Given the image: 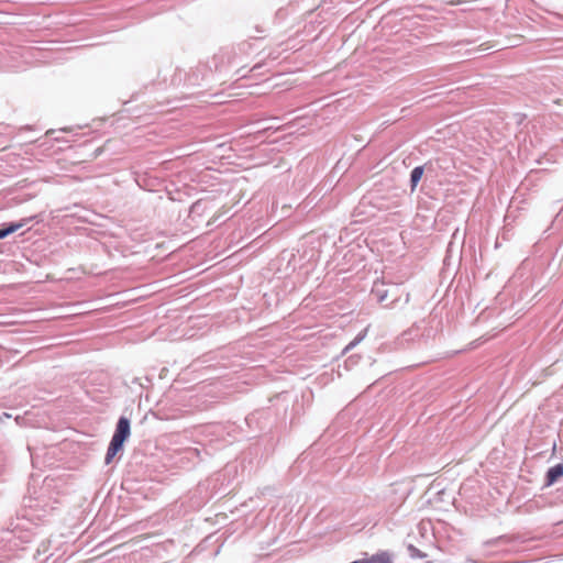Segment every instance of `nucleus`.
Wrapping results in <instances>:
<instances>
[{
    "label": "nucleus",
    "mask_w": 563,
    "mask_h": 563,
    "mask_svg": "<svg viewBox=\"0 0 563 563\" xmlns=\"http://www.w3.org/2000/svg\"><path fill=\"white\" fill-rule=\"evenodd\" d=\"M130 437V421L121 417L118 421L115 432L106 454V464H110L119 451L122 450L124 441Z\"/></svg>",
    "instance_id": "f257e3e1"
},
{
    "label": "nucleus",
    "mask_w": 563,
    "mask_h": 563,
    "mask_svg": "<svg viewBox=\"0 0 563 563\" xmlns=\"http://www.w3.org/2000/svg\"><path fill=\"white\" fill-rule=\"evenodd\" d=\"M563 476V465L558 464L551 467L547 473V485L554 484L560 477Z\"/></svg>",
    "instance_id": "f03ea898"
},
{
    "label": "nucleus",
    "mask_w": 563,
    "mask_h": 563,
    "mask_svg": "<svg viewBox=\"0 0 563 563\" xmlns=\"http://www.w3.org/2000/svg\"><path fill=\"white\" fill-rule=\"evenodd\" d=\"M422 175H423L422 166H417L411 170V175H410L411 190L416 189L418 183L422 178Z\"/></svg>",
    "instance_id": "7ed1b4c3"
},
{
    "label": "nucleus",
    "mask_w": 563,
    "mask_h": 563,
    "mask_svg": "<svg viewBox=\"0 0 563 563\" xmlns=\"http://www.w3.org/2000/svg\"><path fill=\"white\" fill-rule=\"evenodd\" d=\"M24 225L23 222L20 223H11L9 227L0 229V240L7 238L9 234L16 232Z\"/></svg>",
    "instance_id": "20e7f679"
},
{
    "label": "nucleus",
    "mask_w": 563,
    "mask_h": 563,
    "mask_svg": "<svg viewBox=\"0 0 563 563\" xmlns=\"http://www.w3.org/2000/svg\"><path fill=\"white\" fill-rule=\"evenodd\" d=\"M154 536H156V533H144V534H140V536H137V537H135V538L131 539V540L129 541V543H139V542H141V541H143V540H146V539H150V538H152V537H154Z\"/></svg>",
    "instance_id": "39448f33"
},
{
    "label": "nucleus",
    "mask_w": 563,
    "mask_h": 563,
    "mask_svg": "<svg viewBox=\"0 0 563 563\" xmlns=\"http://www.w3.org/2000/svg\"><path fill=\"white\" fill-rule=\"evenodd\" d=\"M365 333L358 338H356L353 342H351L346 349H351L353 346H355L363 338H364Z\"/></svg>",
    "instance_id": "423d86ee"
},
{
    "label": "nucleus",
    "mask_w": 563,
    "mask_h": 563,
    "mask_svg": "<svg viewBox=\"0 0 563 563\" xmlns=\"http://www.w3.org/2000/svg\"><path fill=\"white\" fill-rule=\"evenodd\" d=\"M464 2H466V0H452V1H450V4L457 5V4H461V3H464Z\"/></svg>",
    "instance_id": "0eeeda50"
}]
</instances>
